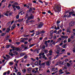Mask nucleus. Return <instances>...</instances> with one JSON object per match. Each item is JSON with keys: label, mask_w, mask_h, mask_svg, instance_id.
<instances>
[{"label": "nucleus", "mask_w": 75, "mask_h": 75, "mask_svg": "<svg viewBox=\"0 0 75 75\" xmlns=\"http://www.w3.org/2000/svg\"><path fill=\"white\" fill-rule=\"evenodd\" d=\"M54 11L55 12H57L59 11V12L61 11V7L60 5H58L56 6Z\"/></svg>", "instance_id": "nucleus-1"}, {"label": "nucleus", "mask_w": 75, "mask_h": 75, "mask_svg": "<svg viewBox=\"0 0 75 75\" xmlns=\"http://www.w3.org/2000/svg\"><path fill=\"white\" fill-rule=\"evenodd\" d=\"M51 70H52L54 72L56 73L58 72V68H55V67H52Z\"/></svg>", "instance_id": "nucleus-2"}, {"label": "nucleus", "mask_w": 75, "mask_h": 75, "mask_svg": "<svg viewBox=\"0 0 75 75\" xmlns=\"http://www.w3.org/2000/svg\"><path fill=\"white\" fill-rule=\"evenodd\" d=\"M43 25H44V23L42 22H40L38 26L39 28H41L42 27Z\"/></svg>", "instance_id": "nucleus-3"}, {"label": "nucleus", "mask_w": 75, "mask_h": 75, "mask_svg": "<svg viewBox=\"0 0 75 75\" xmlns=\"http://www.w3.org/2000/svg\"><path fill=\"white\" fill-rule=\"evenodd\" d=\"M34 18V16L33 15L31 14V15L30 16H29L28 17L27 19L28 20H33Z\"/></svg>", "instance_id": "nucleus-4"}, {"label": "nucleus", "mask_w": 75, "mask_h": 75, "mask_svg": "<svg viewBox=\"0 0 75 75\" xmlns=\"http://www.w3.org/2000/svg\"><path fill=\"white\" fill-rule=\"evenodd\" d=\"M69 25L70 27H73L75 25V23L73 22H71L70 23Z\"/></svg>", "instance_id": "nucleus-5"}, {"label": "nucleus", "mask_w": 75, "mask_h": 75, "mask_svg": "<svg viewBox=\"0 0 75 75\" xmlns=\"http://www.w3.org/2000/svg\"><path fill=\"white\" fill-rule=\"evenodd\" d=\"M70 27H68V28L67 29V33L69 32V33H71V30H70Z\"/></svg>", "instance_id": "nucleus-6"}, {"label": "nucleus", "mask_w": 75, "mask_h": 75, "mask_svg": "<svg viewBox=\"0 0 75 75\" xmlns=\"http://www.w3.org/2000/svg\"><path fill=\"white\" fill-rule=\"evenodd\" d=\"M49 53L47 54V55H50L51 56L52 55V50H50L49 51Z\"/></svg>", "instance_id": "nucleus-7"}, {"label": "nucleus", "mask_w": 75, "mask_h": 75, "mask_svg": "<svg viewBox=\"0 0 75 75\" xmlns=\"http://www.w3.org/2000/svg\"><path fill=\"white\" fill-rule=\"evenodd\" d=\"M45 62H43L42 64V67L43 68H45Z\"/></svg>", "instance_id": "nucleus-8"}, {"label": "nucleus", "mask_w": 75, "mask_h": 75, "mask_svg": "<svg viewBox=\"0 0 75 75\" xmlns=\"http://www.w3.org/2000/svg\"><path fill=\"white\" fill-rule=\"evenodd\" d=\"M59 75H60V74H62L64 73V72L62 71V69H60L59 71Z\"/></svg>", "instance_id": "nucleus-9"}, {"label": "nucleus", "mask_w": 75, "mask_h": 75, "mask_svg": "<svg viewBox=\"0 0 75 75\" xmlns=\"http://www.w3.org/2000/svg\"><path fill=\"white\" fill-rule=\"evenodd\" d=\"M6 57H7L6 58V60H8V59H9L10 58V56L8 54L6 55Z\"/></svg>", "instance_id": "nucleus-10"}, {"label": "nucleus", "mask_w": 75, "mask_h": 75, "mask_svg": "<svg viewBox=\"0 0 75 75\" xmlns=\"http://www.w3.org/2000/svg\"><path fill=\"white\" fill-rule=\"evenodd\" d=\"M61 38H68V36H64V35H62L61 36Z\"/></svg>", "instance_id": "nucleus-11"}, {"label": "nucleus", "mask_w": 75, "mask_h": 75, "mask_svg": "<svg viewBox=\"0 0 75 75\" xmlns=\"http://www.w3.org/2000/svg\"><path fill=\"white\" fill-rule=\"evenodd\" d=\"M45 63H46V65L47 66H50V62L47 61L45 62Z\"/></svg>", "instance_id": "nucleus-12"}, {"label": "nucleus", "mask_w": 75, "mask_h": 75, "mask_svg": "<svg viewBox=\"0 0 75 75\" xmlns=\"http://www.w3.org/2000/svg\"><path fill=\"white\" fill-rule=\"evenodd\" d=\"M15 28H16V25H13L11 28V30H13Z\"/></svg>", "instance_id": "nucleus-13"}, {"label": "nucleus", "mask_w": 75, "mask_h": 75, "mask_svg": "<svg viewBox=\"0 0 75 75\" xmlns=\"http://www.w3.org/2000/svg\"><path fill=\"white\" fill-rule=\"evenodd\" d=\"M74 11H71V12H70L69 13L70 15H71V14H74Z\"/></svg>", "instance_id": "nucleus-14"}, {"label": "nucleus", "mask_w": 75, "mask_h": 75, "mask_svg": "<svg viewBox=\"0 0 75 75\" xmlns=\"http://www.w3.org/2000/svg\"><path fill=\"white\" fill-rule=\"evenodd\" d=\"M10 31V29L9 28H8L6 31V33H9V31Z\"/></svg>", "instance_id": "nucleus-15"}, {"label": "nucleus", "mask_w": 75, "mask_h": 75, "mask_svg": "<svg viewBox=\"0 0 75 75\" xmlns=\"http://www.w3.org/2000/svg\"><path fill=\"white\" fill-rule=\"evenodd\" d=\"M56 48H57V50H60L61 48L59 46L57 45L56 46Z\"/></svg>", "instance_id": "nucleus-16"}, {"label": "nucleus", "mask_w": 75, "mask_h": 75, "mask_svg": "<svg viewBox=\"0 0 75 75\" xmlns=\"http://www.w3.org/2000/svg\"><path fill=\"white\" fill-rule=\"evenodd\" d=\"M22 40H20L21 42H25V40L24 39V38H22Z\"/></svg>", "instance_id": "nucleus-17"}, {"label": "nucleus", "mask_w": 75, "mask_h": 75, "mask_svg": "<svg viewBox=\"0 0 75 75\" xmlns=\"http://www.w3.org/2000/svg\"><path fill=\"white\" fill-rule=\"evenodd\" d=\"M21 56H23V55H26V53H21L20 54Z\"/></svg>", "instance_id": "nucleus-18"}, {"label": "nucleus", "mask_w": 75, "mask_h": 75, "mask_svg": "<svg viewBox=\"0 0 75 75\" xmlns=\"http://www.w3.org/2000/svg\"><path fill=\"white\" fill-rule=\"evenodd\" d=\"M23 20H24V19L23 18H22L21 19L18 20L17 21H18V22H21L22 21H23Z\"/></svg>", "instance_id": "nucleus-19"}, {"label": "nucleus", "mask_w": 75, "mask_h": 75, "mask_svg": "<svg viewBox=\"0 0 75 75\" xmlns=\"http://www.w3.org/2000/svg\"><path fill=\"white\" fill-rule=\"evenodd\" d=\"M13 53H14V55H17V54H18V52H17L16 51H15L14 52H13Z\"/></svg>", "instance_id": "nucleus-20"}, {"label": "nucleus", "mask_w": 75, "mask_h": 75, "mask_svg": "<svg viewBox=\"0 0 75 75\" xmlns=\"http://www.w3.org/2000/svg\"><path fill=\"white\" fill-rule=\"evenodd\" d=\"M32 10H33V7H31V8H30L29 10V12H31V11H32Z\"/></svg>", "instance_id": "nucleus-21"}, {"label": "nucleus", "mask_w": 75, "mask_h": 75, "mask_svg": "<svg viewBox=\"0 0 75 75\" xmlns=\"http://www.w3.org/2000/svg\"><path fill=\"white\" fill-rule=\"evenodd\" d=\"M16 8H17V10H19L20 9V8H20V6H16Z\"/></svg>", "instance_id": "nucleus-22"}, {"label": "nucleus", "mask_w": 75, "mask_h": 75, "mask_svg": "<svg viewBox=\"0 0 75 75\" xmlns=\"http://www.w3.org/2000/svg\"><path fill=\"white\" fill-rule=\"evenodd\" d=\"M34 45H35V44L34 43L33 44H32L29 45V47H33Z\"/></svg>", "instance_id": "nucleus-23"}, {"label": "nucleus", "mask_w": 75, "mask_h": 75, "mask_svg": "<svg viewBox=\"0 0 75 75\" xmlns=\"http://www.w3.org/2000/svg\"><path fill=\"white\" fill-rule=\"evenodd\" d=\"M35 21L33 20H31L29 21L30 23H34Z\"/></svg>", "instance_id": "nucleus-24"}, {"label": "nucleus", "mask_w": 75, "mask_h": 75, "mask_svg": "<svg viewBox=\"0 0 75 75\" xmlns=\"http://www.w3.org/2000/svg\"><path fill=\"white\" fill-rule=\"evenodd\" d=\"M59 55H57L55 56H54V59H55L57 58H58V57H59Z\"/></svg>", "instance_id": "nucleus-25"}, {"label": "nucleus", "mask_w": 75, "mask_h": 75, "mask_svg": "<svg viewBox=\"0 0 75 75\" xmlns=\"http://www.w3.org/2000/svg\"><path fill=\"white\" fill-rule=\"evenodd\" d=\"M44 51L45 52V53L47 54L48 53V50H44Z\"/></svg>", "instance_id": "nucleus-26"}, {"label": "nucleus", "mask_w": 75, "mask_h": 75, "mask_svg": "<svg viewBox=\"0 0 75 75\" xmlns=\"http://www.w3.org/2000/svg\"><path fill=\"white\" fill-rule=\"evenodd\" d=\"M28 58V56L27 55H25L24 57V59H27Z\"/></svg>", "instance_id": "nucleus-27"}, {"label": "nucleus", "mask_w": 75, "mask_h": 75, "mask_svg": "<svg viewBox=\"0 0 75 75\" xmlns=\"http://www.w3.org/2000/svg\"><path fill=\"white\" fill-rule=\"evenodd\" d=\"M31 68H28L27 69V70H28V71H31Z\"/></svg>", "instance_id": "nucleus-28"}, {"label": "nucleus", "mask_w": 75, "mask_h": 75, "mask_svg": "<svg viewBox=\"0 0 75 75\" xmlns=\"http://www.w3.org/2000/svg\"><path fill=\"white\" fill-rule=\"evenodd\" d=\"M43 33H45V31H42L40 32V34H42Z\"/></svg>", "instance_id": "nucleus-29"}, {"label": "nucleus", "mask_w": 75, "mask_h": 75, "mask_svg": "<svg viewBox=\"0 0 75 75\" xmlns=\"http://www.w3.org/2000/svg\"><path fill=\"white\" fill-rule=\"evenodd\" d=\"M61 32H62V30L60 29L59 31H58V34H59V33H61Z\"/></svg>", "instance_id": "nucleus-30"}, {"label": "nucleus", "mask_w": 75, "mask_h": 75, "mask_svg": "<svg viewBox=\"0 0 75 75\" xmlns=\"http://www.w3.org/2000/svg\"><path fill=\"white\" fill-rule=\"evenodd\" d=\"M40 33L39 32H38L36 33L35 34L37 35H39V34H40Z\"/></svg>", "instance_id": "nucleus-31"}, {"label": "nucleus", "mask_w": 75, "mask_h": 75, "mask_svg": "<svg viewBox=\"0 0 75 75\" xmlns=\"http://www.w3.org/2000/svg\"><path fill=\"white\" fill-rule=\"evenodd\" d=\"M19 14H20L21 13L23 12V10L22 9H20L19 11Z\"/></svg>", "instance_id": "nucleus-32"}, {"label": "nucleus", "mask_w": 75, "mask_h": 75, "mask_svg": "<svg viewBox=\"0 0 75 75\" xmlns=\"http://www.w3.org/2000/svg\"><path fill=\"white\" fill-rule=\"evenodd\" d=\"M23 72H25L26 71V69H23V70H22Z\"/></svg>", "instance_id": "nucleus-33"}, {"label": "nucleus", "mask_w": 75, "mask_h": 75, "mask_svg": "<svg viewBox=\"0 0 75 75\" xmlns=\"http://www.w3.org/2000/svg\"><path fill=\"white\" fill-rule=\"evenodd\" d=\"M42 48L43 49H45V45H43L42 46Z\"/></svg>", "instance_id": "nucleus-34"}, {"label": "nucleus", "mask_w": 75, "mask_h": 75, "mask_svg": "<svg viewBox=\"0 0 75 75\" xmlns=\"http://www.w3.org/2000/svg\"><path fill=\"white\" fill-rule=\"evenodd\" d=\"M11 48H12L13 51H14L15 50V47H11Z\"/></svg>", "instance_id": "nucleus-35"}, {"label": "nucleus", "mask_w": 75, "mask_h": 75, "mask_svg": "<svg viewBox=\"0 0 75 75\" xmlns=\"http://www.w3.org/2000/svg\"><path fill=\"white\" fill-rule=\"evenodd\" d=\"M28 20H29L28 19L26 20V23L27 24H28V23H29V22L28 21Z\"/></svg>", "instance_id": "nucleus-36"}, {"label": "nucleus", "mask_w": 75, "mask_h": 75, "mask_svg": "<svg viewBox=\"0 0 75 75\" xmlns=\"http://www.w3.org/2000/svg\"><path fill=\"white\" fill-rule=\"evenodd\" d=\"M64 61H65L66 62H68V61H69V59H66Z\"/></svg>", "instance_id": "nucleus-37"}, {"label": "nucleus", "mask_w": 75, "mask_h": 75, "mask_svg": "<svg viewBox=\"0 0 75 75\" xmlns=\"http://www.w3.org/2000/svg\"><path fill=\"white\" fill-rule=\"evenodd\" d=\"M66 46V44H64L63 45L62 47L63 48H65Z\"/></svg>", "instance_id": "nucleus-38"}, {"label": "nucleus", "mask_w": 75, "mask_h": 75, "mask_svg": "<svg viewBox=\"0 0 75 75\" xmlns=\"http://www.w3.org/2000/svg\"><path fill=\"white\" fill-rule=\"evenodd\" d=\"M38 62H37L35 63V65H38Z\"/></svg>", "instance_id": "nucleus-39"}, {"label": "nucleus", "mask_w": 75, "mask_h": 75, "mask_svg": "<svg viewBox=\"0 0 75 75\" xmlns=\"http://www.w3.org/2000/svg\"><path fill=\"white\" fill-rule=\"evenodd\" d=\"M71 39H74V36L71 35Z\"/></svg>", "instance_id": "nucleus-40"}, {"label": "nucleus", "mask_w": 75, "mask_h": 75, "mask_svg": "<svg viewBox=\"0 0 75 75\" xmlns=\"http://www.w3.org/2000/svg\"><path fill=\"white\" fill-rule=\"evenodd\" d=\"M4 14H5V16H8V14H7V13H4Z\"/></svg>", "instance_id": "nucleus-41"}, {"label": "nucleus", "mask_w": 75, "mask_h": 75, "mask_svg": "<svg viewBox=\"0 0 75 75\" xmlns=\"http://www.w3.org/2000/svg\"><path fill=\"white\" fill-rule=\"evenodd\" d=\"M16 51H18L20 50V48H17L16 49Z\"/></svg>", "instance_id": "nucleus-42"}, {"label": "nucleus", "mask_w": 75, "mask_h": 75, "mask_svg": "<svg viewBox=\"0 0 75 75\" xmlns=\"http://www.w3.org/2000/svg\"><path fill=\"white\" fill-rule=\"evenodd\" d=\"M67 67H70V64H69V63H67Z\"/></svg>", "instance_id": "nucleus-43"}, {"label": "nucleus", "mask_w": 75, "mask_h": 75, "mask_svg": "<svg viewBox=\"0 0 75 75\" xmlns=\"http://www.w3.org/2000/svg\"><path fill=\"white\" fill-rule=\"evenodd\" d=\"M68 42H71V39L70 38H69L68 40Z\"/></svg>", "instance_id": "nucleus-44"}, {"label": "nucleus", "mask_w": 75, "mask_h": 75, "mask_svg": "<svg viewBox=\"0 0 75 75\" xmlns=\"http://www.w3.org/2000/svg\"><path fill=\"white\" fill-rule=\"evenodd\" d=\"M17 75H21V73L20 72H18L17 74Z\"/></svg>", "instance_id": "nucleus-45"}, {"label": "nucleus", "mask_w": 75, "mask_h": 75, "mask_svg": "<svg viewBox=\"0 0 75 75\" xmlns=\"http://www.w3.org/2000/svg\"><path fill=\"white\" fill-rule=\"evenodd\" d=\"M56 53H57V54H59V50H57L56 51Z\"/></svg>", "instance_id": "nucleus-46"}, {"label": "nucleus", "mask_w": 75, "mask_h": 75, "mask_svg": "<svg viewBox=\"0 0 75 75\" xmlns=\"http://www.w3.org/2000/svg\"><path fill=\"white\" fill-rule=\"evenodd\" d=\"M12 6L13 8H15L16 7V5H14V4L12 5Z\"/></svg>", "instance_id": "nucleus-47"}, {"label": "nucleus", "mask_w": 75, "mask_h": 75, "mask_svg": "<svg viewBox=\"0 0 75 75\" xmlns=\"http://www.w3.org/2000/svg\"><path fill=\"white\" fill-rule=\"evenodd\" d=\"M9 64L10 65H13V63L11 62H9Z\"/></svg>", "instance_id": "nucleus-48"}, {"label": "nucleus", "mask_w": 75, "mask_h": 75, "mask_svg": "<svg viewBox=\"0 0 75 75\" xmlns=\"http://www.w3.org/2000/svg\"><path fill=\"white\" fill-rule=\"evenodd\" d=\"M31 59L33 61H35V59H33V58H31Z\"/></svg>", "instance_id": "nucleus-49"}, {"label": "nucleus", "mask_w": 75, "mask_h": 75, "mask_svg": "<svg viewBox=\"0 0 75 75\" xmlns=\"http://www.w3.org/2000/svg\"><path fill=\"white\" fill-rule=\"evenodd\" d=\"M32 2H33V3H36L37 2L36 0H34V1H33Z\"/></svg>", "instance_id": "nucleus-50"}, {"label": "nucleus", "mask_w": 75, "mask_h": 75, "mask_svg": "<svg viewBox=\"0 0 75 75\" xmlns=\"http://www.w3.org/2000/svg\"><path fill=\"white\" fill-rule=\"evenodd\" d=\"M15 5H18V3H17V2H15L14 3V4Z\"/></svg>", "instance_id": "nucleus-51"}, {"label": "nucleus", "mask_w": 75, "mask_h": 75, "mask_svg": "<svg viewBox=\"0 0 75 75\" xmlns=\"http://www.w3.org/2000/svg\"><path fill=\"white\" fill-rule=\"evenodd\" d=\"M60 27H61V28H63V24L61 25Z\"/></svg>", "instance_id": "nucleus-52"}, {"label": "nucleus", "mask_w": 75, "mask_h": 75, "mask_svg": "<svg viewBox=\"0 0 75 75\" xmlns=\"http://www.w3.org/2000/svg\"><path fill=\"white\" fill-rule=\"evenodd\" d=\"M60 23V21H57L56 23V24H59Z\"/></svg>", "instance_id": "nucleus-53"}, {"label": "nucleus", "mask_w": 75, "mask_h": 75, "mask_svg": "<svg viewBox=\"0 0 75 75\" xmlns=\"http://www.w3.org/2000/svg\"><path fill=\"white\" fill-rule=\"evenodd\" d=\"M30 33H34V30H32V31H30Z\"/></svg>", "instance_id": "nucleus-54"}, {"label": "nucleus", "mask_w": 75, "mask_h": 75, "mask_svg": "<svg viewBox=\"0 0 75 75\" xmlns=\"http://www.w3.org/2000/svg\"><path fill=\"white\" fill-rule=\"evenodd\" d=\"M73 52H75V47L74 48H73Z\"/></svg>", "instance_id": "nucleus-55"}, {"label": "nucleus", "mask_w": 75, "mask_h": 75, "mask_svg": "<svg viewBox=\"0 0 75 75\" xmlns=\"http://www.w3.org/2000/svg\"><path fill=\"white\" fill-rule=\"evenodd\" d=\"M16 44H17L18 45V44H20V42H16Z\"/></svg>", "instance_id": "nucleus-56"}, {"label": "nucleus", "mask_w": 75, "mask_h": 75, "mask_svg": "<svg viewBox=\"0 0 75 75\" xmlns=\"http://www.w3.org/2000/svg\"><path fill=\"white\" fill-rule=\"evenodd\" d=\"M42 13L43 14H46V13L45 12H42Z\"/></svg>", "instance_id": "nucleus-57"}, {"label": "nucleus", "mask_w": 75, "mask_h": 75, "mask_svg": "<svg viewBox=\"0 0 75 75\" xmlns=\"http://www.w3.org/2000/svg\"><path fill=\"white\" fill-rule=\"evenodd\" d=\"M61 64H64V61H62V62H60Z\"/></svg>", "instance_id": "nucleus-58"}, {"label": "nucleus", "mask_w": 75, "mask_h": 75, "mask_svg": "<svg viewBox=\"0 0 75 75\" xmlns=\"http://www.w3.org/2000/svg\"><path fill=\"white\" fill-rule=\"evenodd\" d=\"M16 18H19V16L18 15H17L16 16Z\"/></svg>", "instance_id": "nucleus-59"}, {"label": "nucleus", "mask_w": 75, "mask_h": 75, "mask_svg": "<svg viewBox=\"0 0 75 75\" xmlns=\"http://www.w3.org/2000/svg\"><path fill=\"white\" fill-rule=\"evenodd\" d=\"M38 1L39 2H40V3H43V2L41 1V0H39Z\"/></svg>", "instance_id": "nucleus-60"}, {"label": "nucleus", "mask_w": 75, "mask_h": 75, "mask_svg": "<svg viewBox=\"0 0 75 75\" xmlns=\"http://www.w3.org/2000/svg\"><path fill=\"white\" fill-rule=\"evenodd\" d=\"M11 23V21H9L7 23V25H10V23Z\"/></svg>", "instance_id": "nucleus-61"}, {"label": "nucleus", "mask_w": 75, "mask_h": 75, "mask_svg": "<svg viewBox=\"0 0 75 75\" xmlns=\"http://www.w3.org/2000/svg\"><path fill=\"white\" fill-rule=\"evenodd\" d=\"M61 40V38H59L58 39V41H60Z\"/></svg>", "instance_id": "nucleus-62"}, {"label": "nucleus", "mask_w": 75, "mask_h": 75, "mask_svg": "<svg viewBox=\"0 0 75 75\" xmlns=\"http://www.w3.org/2000/svg\"><path fill=\"white\" fill-rule=\"evenodd\" d=\"M26 65L27 67H29L30 65V64H26Z\"/></svg>", "instance_id": "nucleus-63"}, {"label": "nucleus", "mask_w": 75, "mask_h": 75, "mask_svg": "<svg viewBox=\"0 0 75 75\" xmlns=\"http://www.w3.org/2000/svg\"><path fill=\"white\" fill-rule=\"evenodd\" d=\"M10 45H7L6 46V48H9L10 47Z\"/></svg>", "instance_id": "nucleus-64"}]
</instances>
